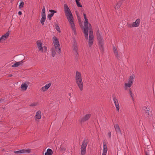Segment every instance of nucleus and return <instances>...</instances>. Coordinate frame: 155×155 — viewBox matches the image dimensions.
I'll use <instances>...</instances> for the list:
<instances>
[{
	"label": "nucleus",
	"mask_w": 155,
	"mask_h": 155,
	"mask_svg": "<svg viewBox=\"0 0 155 155\" xmlns=\"http://www.w3.org/2000/svg\"><path fill=\"white\" fill-rule=\"evenodd\" d=\"M84 19V27L83 28V32L84 34L85 38L87 40L88 38V31H89V38L88 45L90 47L92 45L94 41V35L93 32L91 29V25L88 23V21L86 17V15L83 14Z\"/></svg>",
	"instance_id": "f257e3e1"
},
{
	"label": "nucleus",
	"mask_w": 155,
	"mask_h": 155,
	"mask_svg": "<svg viewBox=\"0 0 155 155\" xmlns=\"http://www.w3.org/2000/svg\"><path fill=\"white\" fill-rule=\"evenodd\" d=\"M64 7L65 15L68 21L71 28L74 34L76 35L77 33L74 22V18L72 13L67 4H65L64 5Z\"/></svg>",
	"instance_id": "f03ea898"
},
{
	"label": "nucleus",
	"mask_w": 155,
	"mask_h": 155,
	"mask_svg": "<svg viewBox=\"0 0 155 155\" xmlns=\"http://www.w3.org/2000/svg\"><path fill=\"white\" fill-rule=\"evenodd\" d=\"M76 83L81 91L83 90V84L81 73L77 71L75 73Z\"/></svg>",
	"instance_id": "7ed1b4c3"
},
{
	"label": "nucleus",
	"mask_w": 155,
	"mask_h": 155,
	"mask_svg": "<svg viewBox=\"0 0 155 155\" xmlns=\"http://www.w3.org/2000/svg\"><path fill=\"white\" fill-rule=\"evenodd\" d=\"M54 47H52L51 51V54L52 57H54L56 54V51L59 54H60L61 53V47H59L58 46H54Z\"/></svg>",
	"instance_id": "20e7f679"
},
{
	"label": "nucleus",
	"mask_w": 155,
	"mask_h": 155,
	"mask_svg": "<svg viewBox=\"0 0 155 155\" xmlns=\"http://www.w3.org/2000/svg\"><path fill=\"white\" fill-rule=\"evenodd\" d=\"M96 35L97 39L99 41V45L100 46V49H102L103 45V40L101 35L99 32V31L98 30L96 31Z\"/></svg>",
	"instance_id": "39448f33"
},
{
	"label": "nucleus",
	"mask_w": 155,
	"mask_h": 155,
	"mask_svg": "<svg viewBox=\"0 0 155 155\" xmlns=\"http://www.w3.org/2000/svg\"><path fill=\"white\" fill-rule=\"evenodd\" d=\"M41 18L40 20V22L42 25L44 24V22L46 20L45 9L44 6H43L41 12Z\"/></svg>",
	"instance_id": "423d86ee"
},
{
	"label": "nucleus",
	"mask_w": 155,
	"mask_h": 155,
	"mask_svg": "<svg viewBox=\"0 0 155 155\" xmlns=\"http://www.w3.org/2000/svg\"><path fill=\"white\" fill-rule=\"evenodd\" d=\"M87 143L85 140H84L81 146V155H85L86 153V149L87 146Z\"/></svg>",
	"instance_id": "0eeeda50"
},
{
	"label": "nucleus",
	"mask_w": 155,
	"mask_h": 155,
	"mask_svg": "<svg viewBox=\"0 0 155 155\" xmlns=\"http://www.w3.org/2000/svg\"><path fill=\"white\" fill-rule=\"evenodd\" d=\"M140 25V19L138 18L132 24L127 23V26L129 28L138 27Z\"/></svg>",
	"instance_id": "6e6552de"
},
{
	"label": "nucleus",
	"mask_w": 155,
	"mask_h": 155,
	"mask_svg": "<svg viewBox=\"0 0 155 155\" xmlns=\"http://www.w3.org/2000/svg\"><path fill=\"white\" fill-rule=\"evenodd\" d=\"M10 32L7 31L5 34L0 37V43L2 42L3 41L5 40L9 36Z\"/></svg>",
	"instance_id": "1a4fd4ad"
},
{
	"label": "nucleus",
	"mask_w": 155,
	"mask_h": 155,
	"mask_svg": "<svg viewBox=\"0 0 155 155\" xmlns=\"http://www.w3.org/2000/svg\"><path fill=\"white\" fill-rule=\"evenodd\" d=\"M31 152L30 149H22L18 151H14V152L15 153H29Z\"/></svg>",
	"instance_id": "9d476101"
},
{
	"label": "nucleus",
	"mask_w": 155,
	"mask_h": 155,
	"mask_svg": "<svg viewBox=\"0 0 155 155\" xmlns=\"http://www.w3.org/2000/svg\"><path fill=\"white\" fill-rule=\"evenodd\" d=\"M91 114H87L84 117H83L81 119L80 122L82 123L88 120L91 117Z\"/></svg>",
	"instance_id": "9b49d317"
},
{
	"label": "nucleus",
	"mask_w": 155,
	"mask_h": 155,
	"mask_svg": "<svg viewBox=\"0 0 155 155\" xmlns=\"http://www.w3.org/2000/svg\"><path fill=\"white\" fill-rule=\"evenodd\" d=\"M113 100L114 101V104L116 107L117 110L118 111H119L120 109V107L117 99L116 97H113Z\"/></svg>",
	"instance_id": "f8f14e48"
},
{
	"label": "nucleus",
	"mask_w": 155,
	"mask_h": 155,
	"mask_svg": "<svg viewBox=\"0 0 155 155\" xmlns=\"http://www.w3.org/2000/svg\"><path fill=\"white\" fill-rule=\"evenodd\" d=\"M37 44L38 48L39 51L41 52H43V47H42V43L41 41H38L37 42Z\"/></svg>",
	"instance_id": "ddd939ff"
},
{
	"label": "nucleus",
	"mask_w": 155,
	"mask_h": 155,
	"mask_svg": "<svg viewBox=\"0 0 155 155\" xmlns=\"http://www.w3.org/2000/svg\"><path fill=\"white\" fill-rule=\"evenodd\" d=\"M114 127L117 134L121 135V131L118 125L117 124L114 125Z\"/></svg>",
	"instance_id": "4468645a"
},
{
	"label": "nucleus",
	"mask_w": 155,
	"mask_h": 155,
	"mask_svg": "<svg viewBox=\"0 0 155 155\" xmlns=\"http://www.w3.org/2000/svg\"><path fill=\"white\" fill-rule=\"evenodd\" d=\"M49 12L51 13L49 14L48 15V18L49 20H50L51 19V17L53 16L54 14L57 12L53 10H50Z\"/></svg>",
	"instance_id": "2eb2a0df"
},
{
	"label": "nucleus",
	"mask_w": 155,
	"mask_h": 155,
	"mask_svg": "<svg viewBox=\"0 0 155 155\" xmlns=\"http://www.w3.org/2000/svg\"><path fill=\"white\" fill-rule=\"evenodd\" d=\"M52 40L54 46H58L59 47H61L59 42L56 37H54L52 38Z\"/></svg>",
	"instance_id": "dca6fc26"
},
{
	"label": "nucleus",
	"mask_w": 155,
	"mask_h": 155,
	"mask_svg": "<svg viewBox=\"0 0 155 155\" xmlns=\"http://www.w3.org/2000/svg\"><path fill=\"white\" fill-rule=\"evenodd\" d=\"M51 83L46 84L45 86H43L41 88V90L45 92L51 86Z\"/></svg>",
	"instance_id": "f3484780"
},
{
	"label": "nucleus",
	"mask_w": 155,
	"mask_h": 155,
	"mask_svg": "<svg viewBox=\"0 0 155 155\" xmlns=\"http://www.w3.org/2000/svg\"><path fill=\"white\" fill-rule=\"evenodd\" d=\"M41 112L40 110L38 111L36 113L35 116V118L36 120L37 119H40L41 118Z\"/></svg>",
	"instance_id": "a211bd4d"
},
{
	"label": "nucleus",
	"mask_w": 155,
	"mask_h": 155,
	"mask_svg": "<svg viewBox=\"0 0 155 155\" xmlns=\"http://www.w3.org/2000/svg\"><path fill=\"white\" fill-rule=\"evenodd\" d=\"M24 62V61L23 60L19 62H16L14 64L12 65V66L13 68L18 67L20 65H22Z\"/></svg>",
	"instance_id": "6ab92c4d"
},
{
	"label": "nucleus",
	"mask_w": 155,
	"mask_h": 155,
	"mask_svg": "<svg viewBox=\"0 0 155 155\" xmlns=\"http://www.w3.org/2000/svg\"><path fill=\"white\" fill-rule=\"evenodd\" d=\"M107 151V146L105 143H103V149L102 155H106Z\"/></svg>",
	"instance_id": "aec40b11"
},
{
	"label": "nucleus",
	"mask_w": 155,
	"mask_h": 155,
	"mask_svg": "<svg viewBox=\"0 0 155 155\" xmlns=\"http://www.w3.org/2000/svg\"><path fill=\"white\" fill-rule=\"evenodd\" d=\"M73 50L75 52V55H77L78 54V47L77 45L76 42H74L73 46Z\"/></svg>",
	"instance_id": "412c9836"
},
{
	"label": "nucleus",
	"mask_w": 155,
	"mask_h": 155,
	"mask_svg": "<svg viewBox=\"0 0 155 155\" xmlns=\"http://www.w3.org/2000/svg\"><path fill=\"white\" fill-rule=\"evenodd\" d=\"M113 50L115 56L117 58L119 57L117 50V48L114 46H113Z\"/></svg>",
	"instance_id": "4be33fe9"
},
{
	"label": "nucleus",
	"mask_w": 155,
	"mask_h": 155,
	"mask_svg": "<svg viewBox=\"0 0 155 155\" xmlns=\"http://www.w3.org/2000/svg\"><path fill=\"white\" fill-rule=\"evenodd\" d=\"M134 78V75H132V76H130L129 78L128 82L132 84H133Z\"/></svg>",
	"instance_id": "5701e85b"
},
{
	"label": "nucleus",
	"mask_w": 155,
	"mask_h": 155,
	"mask_svg": "<svg viewBox=\"0 0 155 155\" xmlns=\"http://www.w3.org/2000/svg\"><path fill=\"white\" fill-rule=\"evenodd\" d=\"M21 87L22 90L25 91L27 88L28 85L25 83L22 84L21 85Z\"/></svg>",
	"instance_id": "b1692460"
},
{
	"label": "nucleus",
	"mask_w": 155,
	"mask_h": 155,
	"mask_svg": "<svg viewBox=\"0 0 155 155\" xmlns=\"http://www.w3.org/2000/svg\"><path fill=\"white\" fill-rule=\"evenodd\" d=\"M53 153L52 150L48 148L47 150V152L45 153V155H52Z\"/></svg>",
	"instance_id": "393cba45"
},
{
	"label": "nucleus",
	"mask_w": 155,
	"mask_h": 155,
	"mask_svg": "<svg viewBox=\"0 0 155 155\" xmlns=\"http://www.w3.org/2000/svg\"><path fill=\"white\" fill-rule=\"evenodd\" d=\"M132 84L129 83H127L125 84L124 89L125 90H127L128 88H129L131 87Z\"/></svg>",
	"instance_id": "a878e982"
},
{
	"label": "nucleus",
	"mask_w": 155,
	"mask_h": 155,
	"mask_svg": "<svg viewBox=\"0 0 155 155\" xmlns=\"http://www.w3.org/2000/svg\"><path fill=\"white\" fill-rule=\"evenodd\" d=\"M143 109L144 110L145 113L147 114V115H149V110L147 109V108L146 107H143Z\"/></svg>",
	"instance_id": "bb28decb"
},
{
	"label": "nucleus",
	"mask_w": 155,
	"mask_h": 155,
	"mask_svg": "<svg viewBox=\"0 0 155 155\" xmlns=\"http://www.w3.org/2000/svg\"><path fill=\"white\" fill-rule=\"evenodd\" d=\"M24 3L23 2H21L20 3L19 5V8H22L24 6Z\"/></svg>",
	"instance_id": "cd10ccee"
},
{
	"label": "nucleus",
	"mask_w": 155,
	"mask_h": 155,
	"mask_svg": "<svg viewBox=\"0 0 155 155\" xmlns=\"http://www.w3.org/2000/svg\"><path fill=\"white\" fill-rule=\"evenodd\" d=\"M129 93L130 94V96L132 97L133 98V94H132L131 91V88H130L128 90Z\"/></svg>",
	"instance_id": "c85d7f7f"
},
{
	"label": "nucleus",
	"mask_w": 155,
	"mask_h": 155,
	"mask_svg": "<svg viewBox=\"0 0 155 155\" xmlns=\"http://www.w3.org/2000/svg\"><path fill=\"white\" fill-rule=\"evenodd\" d=\"M55 29L58 32H61L60 30V28H59V27L58 25H56Z\"/></svg>",
	"instance_id": "c756f323"
},
{
	"label": "nucleus",
	"mask_w": 155,
	"mask_h": 155,
	"mask_svg": "<svg viewBox=\"0 0 155 155\" xmlns=\"http://www.w3.org/2000/svg\"><path fill=\"white\" fill-rule=\"evenodd\" d=\"M120 4L117 3L115 7V8L116 9H118L120 8Z\"/></svg>",
	"instance_id": "7c9ffc66"
},
{
	"label": "nucleus",
	"mask_w": 155,
	"mask_h": 155,
	"mask_svg": "<svg viewBox=\"0 0 155 155\" xmlns=\"http://www.w3.org/2000/svg\"><path fill=\"white\" fill-rule=\"evenodd\" d=\"M37 105H38V103H37L35 102V103H33L31 104L30 105V106H32V107L35 106Z\"/></svg>",
	"instance_id": "2f4dec72"
},
{
	"label": "nucleus",
	"mask_w": 155,
	"mask_h": 155,
	"mask_svg": "<svg viewBox=\"0 0 155 155\" xmlns=\"http://www.w3.org/2000/svg\"><path fill=\"white\" fill-rule=\"evenodd\" d=\"M77 5L78 7H82V5H81L80 4L79 2H76Z\"/></svg>",
	"instance_id": "473e14b6"
},
{
	"label": "nucleus",
	"mask_w": 155,
	"mask_h": 155,
	"mask_svg": "<svg viewBox=\"0 0 155 155\" xmlns=\"http://www.w3.org/2000/svg\"><path fill=\"white\" fill-rule=\"evenodd\" d=\"M108 136H109L110 138L111 137V133L110 131H109L108 132Z\"/></svg>",
	"instance_id": "72a5a7b5"
},
{
	"label": "nucleus",
	"mask_w": 155,
	"mask_h": 155,
	"mask_svg": "<svg viewBox=\"0 0 155 155\" xmlns=\"http://www.w3.org/2000/svg\"><path fill=\"white\" fill-rule=\"evenodd\" d=\"M43 50H45V51H46L47 50V47L46 46H44L43 47Z\"/></svg>",
	"instance_id": "f704fd0d"
},
{
	"label": "nucleus",
	"mask_w": 155,
	"mask_h": 155,
	"mask_svg": "<svg viewBox=\"0 0 155 155\" xmlns=\"http://www.w3.org/2000/svg\"><path fill=\"white\" fill-rule=\"evenodd\" d=\"M18 14L19 15H21L22 14V13L21 11H19L18 12Z\"/></svg>",
	"instance_id": "c9c22d12"
},
{
	"label": "nucleus",
	"mask_w": 155,
	"mask_h": 155,
	"mask_svg": "<svg viewBox=\"0 0 155 155\" xmlns=\"http://www.w3.org/2000/svg\"><path fill=\"white\" fill-rule=\"evenodd\" d=\"M80 0H75L76 2H79Z\"/></svg>",
	"instance_id": "e433bc0d"
},
{
	"label": "nucleus",
	"mask_w": 155,
	"mask_h": 155,
	"mask_svg": "<svg viewBox=\"0 0 155 155\" xmlns=\"http://www.w3.org/2000/svg\"><path fill=\"white\" fill-rule=\"evenodd\" d=\"M146 155H149V154H148L147 153H146Z\"/></svg>",
	"instance_id": "4c0bfd02"
},
{
	"label": "nucleus",
	"mask_w": 155,
	"mask_h": 155,
	"mask_svg": "<svg viewBox=\"0 0 155 155\" xmlns=\"http://www.w3.org/2000/svg\"><path fill=\"white\" fill-rule=\"evenodd\" d=\"M76 14L78 16V13H77V12H76Z\"/></svg>",
	"instance_id": "58836bf2"
},
{
	"label": "nucleus",
	"mask_w": 155,
	"mask_h": 155,
	"mask_svg": "<svg viewBox=\"0 0 155 155\" xmlns=\"http://www.w3.org/2000/svg\"><path fill=\"white\" fill-rule=\"evenodd\" d=\"M71 94H70V93L69 94V95L70 96V95H71Z\"/></svg>",
	"instance_id": "ea45409f"
},
{
	"label": "nucleus",
	"mask_w": 155,
	"mask_h": 155,
	"mask_svg": "<svg viewBox=\"0 0 155 155\" xmlns=\"http://www.w3.org/2000/svg\"><path fill=\"white\" fill-rule=\"evenodd\" d=\"M12 76V75H10V76Z\"/></svg>",
	"instance_id": "a19ab883"
}]
</instances>
